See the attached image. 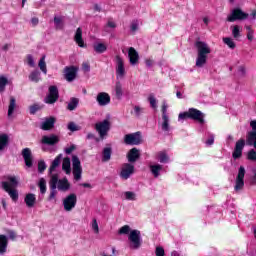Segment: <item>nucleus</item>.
<instances>
[{"label":"nucleus","mask_w":256,"mask_h":256,"mask_svg":"<svg viewBox=\"0 0 256 256\" xmlns=\"http://www.w3.org/2000/svg\"><path fill=\"white\" fill-rule=\"evenodd\" d=\"M194 47L196 48L197 51L196 67L201 69L205 65H207V59L209 55H211V46H209L207 42L198 39L194 43Z\"/></svg>","instance_id":"f257e3e1"},{"label":"nucleus","mask_w":256,"mask_h":256,"mask_svg":"<svg viewBox=\"0 0 256 256\" xmlns=\"http://www.w3.org/2000/svg\"><path fill=\"white\" fill-rule=\"evenodd\" d=\"M19 185L17 176H6V181L2 182V189L10 195L12 201L19 199V192L15 189Z\"/></svg>","instance_id":"f03ea898"},{"label":"nucleus","mask_w":256,"mask_h":256,"mask_svg":"<svg viewBox=\"0 0 256 256\" xmlns=\"http://www.w3.org/2000/svg\"><path fill=\"white\" fill-rule=\"evenodd\" d=\"M185 119H192V121H198L200 125L205 124V114L195 108H189L186 112H182L178 115V121H185Z\"/></svg>","instance_id":"7ed1b4c3"},{"label":"nucleus","mask_w":256,"mask_h":256,"mask_svg":"<svg viewBox=\"0 0 256 256\" xmlns=\"http://www.w3.org/2000/svg\"><path fill=\"white\" fill-rule=\"evenodd\" d=\"M95 130L97 131L100 139H105L107 133L111 130V116L108 115L103 121L95 124Z\"/></svg>","instance_id":"20e7f679"},{"label":"nucleus","mask_w":256,"mask_h":256,"mask_svg":"<svg viewBox=\"0 0 256 256\" xmlns=\"http://www.w3.org/2000/svg\"><path fill=\"white\" fill-rule=\"evenodd\" d=\"M245 167L240 166L235 179L234 191L236 193H241V190L245 187Z\"/></svg>","instance_id":"39448f33"},{"label":"nucleus","mask_w":256,"mask_h":256,"mask_svg":"<svg viewBox=\"0 0 256 256\" xmlns=\"http://www.w3.org/2000/svg\"><path fill=\"white\" fill-rule=\"evenodd\" d=\"M249 17L248 13L243 12L241 8H235L232 10L231 14L228 15L227 21L229 23H234V21H245Z\"/></svg>","instance_id":"423d86ee"},{"label":"nucleus","mask_w":256,"mask_h":256,"mask_svg":"<svg viewBox=\"0 0 256 256\" xmlns=\"http://www.w3.org/2000/svg\"><path fill=\"white\" fill-rule=\"evenodd\" d=\"M130 249H139L141 247V231L132 230L128 235Z\"/></svg>","instance_id":"0eeeda50"},{"label":"nucleus","mask_w":256,"mask_h":256,"mask_svg":"<svg viewBox=\"0 0 256 256\" xmlns=\"http://www.w3.org/2000/svg\"><path fill=\"white\" fill-rule=\"evenodd\" d=\"M77 206V194L71 193L63 199L64 211L71 212Z\"/></svg>","instance_id":"6e6552de"},{"label":"nucleus","mask_w":256,"mask_h":256,"mask_svg":"<svg viewBox=\"0 0 256 256\" xmlns=\"http://www.w3.org/2000/svg\"><path fill=\"white\" fill-rule=\"evenodd\" d=\"M72 167H73V175L76 181H81V175L83 173V169L81 168V160L79 157L72 156Z\"/></svg>","instance_id":"1a4fd4ad"},{"label":"nucleus","mask_w":256,"mask_h":256,"mask_svg":"<svg viewBox=\"0 0 256 256\" xmlns=\"http://www.w3.org/2000/svg\"><path fill=\"white\" fill-rule=\"evenodd\" d=\"M77 71H79L77 66H66L64 68V79H66L68 83L75 81V79H77Z\"/></svg>","instance_id":"9d476101"},{"label":"nucleus","mask_w":256,"mask_h":256,"mask_svg":"<svg viewBox=\"0 0 256 256\" xmlns=\"http://www.w3.org/2000/svg\"><path fill=\"white\" fill-rule=\"evenodd\" d=\"M59 99V90L57 89V86H50L49 87V93L44 99V103H47L48 105H53L57 100Z\"/></svg>","instance_id":"9b49d317"},{"label":"nucleus","mask_w":256,"mask_h":256,"mask_svg":"<svg viewBox=\"0 0 256 256\" xmlns=\"http://www.w3.org/2000/svg\"><path fill=\"white\" fill-rule=\"evenodd\" d=\"M124 143L126 145H141V132L125 135Z\"/></svg>","instance_id":"f8f14e48"},{"label":"nucleus","mask_w":256,"mask_h":256,"mask_svg":"<svg viewBox=\"0 0 256 256\" xmlns=\"http://www.w3.org/2000/svg\"><path fill=\"white\" fill-rule=\"evenodd\" d=\"M133 173H135V166L133 164L125 163L122 165L120 171L121 179L127 180Z\"/></svg>","instance_id":"ddd939ff"},{"label":"nucleus","mask_w":256,"mask_h":256,"mask_svg":"<svg viewBox=\"0 0 256 256\" xmlns=\"http://www.w3.org/2000/svg\"><path fill=\"white\" fill-rule=\"evenodd\" d=\"M116 75L118 79L125 77V62L121 56H116Z\"/></svg>","instance_id":"4468645a"},{"label":"nucleus","mask_w":256,"mask_h":256,"mask_svg":"<svg viewBox=\"0 0 256 256\" xmlns=\"http://www.w3.org/2000/svg\"><path fill=\"white\" fill-rule=\"evenodd\" d=\"M245 148V141L240 139L236 142L234 151L232 153L233 159H241L243 157V149Z\"/></svg>","instance_id":"2eb2a0df"},{"label":"nucleus","mask_w":256,"mask_h":256,"mask_svg":"<svg viewBox=\"0 0 256 256\" xmlns=\"http://www.w3.org/2000/svg\"><path fill=\"white\" fill-rule=\"evenodd\" d=\"M96 101L100 107H106L111 103V96L106 92H100L97 94Z\"/></svg>","instance_id":"dca6fc26"},{"label":"nucleus","mask_w":256,"mask_h":256,"mask_svg":"<svg viewBox=\"0 0 256 256\" xmlns=\"http://www.w3.org/2000/svg\"><path fill=\"white\" fill-rule=\"evenodd\" d=\"M22 157L25 161L26 167H33V154L31 153V149L29 148H24L22 150Z\"/></svg>","instance_id":"f3484780"},{"label":"nucleus","mask_w":256,"mask_h":256,"mask_svg":"<svg viewBox=\"0 0 256 256\" xmlns=\"http://www.w3.org/2000/svg\"><path fill=\"white\" fill-rule=\"evenodd\" d=\"M55 121V117L45 118L41 123L40 129H42V131H51V129L55 127Z\"/></svg>","instance_id":"a211bd4d"},{"label":"nucleus","mask_w":256,"mask_h":256,"mask_svg":"<svg viewBox=\"0 0 256 256\" xmlns=\"http://www.w3.org/2000/svg\"><path fill=\"white\" fill-rule=\"evenodd\" d=\"M128 57L131 65H137L139 63V52L135 48L130 47L128 49Z\"/></svg>","instance_id":"6ab92c4d"},{"label":"nucleus","mask_w":256,"mask_h":256,"mask_svg":"<svg viewBox=\"0 0 256 256\" xmlns=\"http://www.w3.org/2000/svg\"><path fill=\"white\" fill-rule=\"evenodd\" d=\"M41 143H43V145H56V143H59V136L54 134L50 136H43Z\"/></svg>","instance_id":"aec40b11"},{"label":"nucleus","mask_w":256,"mask_h":256,"mask_svg":"<svg viewBox=\"0 0 256 256\" xmlns=\"http://www.w3.org/2000/svg\"><path fill=\"white\" fill-rule=\"evenodd\" d=\"M139 157H141V154L139 153V149L137 148H132L127 154V159L129 163H135V161H137Z\"/></svg>","instance_id":"412c9836"},{"label":"nucleus","mask_w":256,"mask_h":256,"mask_svg":"<svg viewBox=\"0 0 256 256\" xmlns=\"http://www.w3.org/2000/svg\"><path fill=\"white\" fill-rule=\"evenodd\" d=\"M56 187L59 191L66 192L69 191V189H71V184L69 183V180H67V178H63L58 181Z\"/></svg>","instance_id":"4be33fe9"},{"label":"nucleus","mask_w":256,"mask_h":256,"mask_svg":"<svg viewBox=\"0 0 256 256\" xmlns=\"http://www.w3.org/2000/svg\"><path fill=\"white\" fill-rule=\"evenodd\" d=\"M9 241L7 240V236L0 235V255H5L7 253V245Z\"/></svg>","instance_id":"5701e85b"},{"label":"nucleus","mask_w":256,"mask_h":256,"mask_svg":"<svg viewBox=\"0 0 256 256\" xmlns=\"http://www.w3.org/2000/svg\"><path fill=\"white\" fill-rule=\"evenodd\" d=\"M74 41H76L77 45L80 47H85V42L83 41V30H81V28H77Z\"/></svg>","instance_id":"b1692460"},{"label":"nucleus","mask_w":256,"mask_h":256,"mask_svg":"<svg viewBox=\"0 0 256 256\" xmlns=\"http://www.w3.org/2000/svg\"><path fill=\"white\" fill-rule=\"evenodd\" d=\"M169 123H170L169 116L162 117V121L160 122V127L162 131H164L165 133H169V131H171V124Z\"/></svg>","instance_id":"393cba45"},{"label":"nucleus","mask_w":256,"mask_h":256,"mask_svg":"<svg viewBox=\"0 0 256 256\" xmlns=\"http://www.w3.org/2000/svg\"><path fill=\"white\" fill-rule=\"evenodd\" d=\"M247 145H250L256 149V132H248L246 136Z\"/></svg>","instance_id":"a878e982"},{"label":"nucleus","mask_w":256,"mask_h":256,"mask_svg":"<svg viewBox=\"0 0 256 256\" xmlns=\"http://www.w3.org/2000/svg\"><path fill=\"white\" fill-rule=\"evenodd\" d=\"M61 159H63V154H59L52 162V165L49 168L50 175L57 169L59 165H61Z\"/></svg>","instance_id":"bb28decb"},{"label":"nucleus","mask_w":256,"mask_h":256,"mask_svg":"<svg viewBox=\"0 0 256 256\" xmlns=\"http://www.w3.org/2000/svg\"><path fill=\"white\" fill-rule=\"evenodd\" d=\"M62 169L65 171L66 175H71V159L69 157L63 159Z\"/></svg>","instance_id":"cd10ccee"},{"label":"nucleus","mask_w":256,"mask_h":256,"mask_svg":"<svg viewBox=\"0 0 256 256\" xmlns=\"http://www.w3.org/2000/svg\"><path fill=\"white\" fill-rule=\"evenodd\" d=\"M27 207H35V203L37 201V198L35 197V194H27L24 199Z\"/></svg>","instance_id":"c85d7f7f"},{"label":"nucleus","mask_w":256,"mask_h":256,"mask_svg":"<svg viewBox=\"0 0 256 256\" xmlns=\"http://www.w3.org/2000/svg\"><path fill=\"white\" fill-rule=\"evenodd\" d=\"M7 145H9V135L1 134L0 135V151H4Z\"/></svg>","instance_id":"c756f323"},{"label":"nucleus","mask_w":256,"mask_h":256,"mask_svg":"<svg viewBox=\"0 0 256 256\" xmlns=\"http://www.w3.org/2000/svg\"><path fill=\"white\" fill-rule=\"evenodd\" d=\"M29 80L33 83H39L41 81V72L37 70L32 71L29 75Z\"/></svg>","instance_id":"7c9ffc66"},{"label":"nucleus","mask_w":256,"mask_h":256,"mask_svg":"<svg viewBox=\"0 0 256 256\" xmlns=\"http://www.w3.org/2000/svg\"><path fill=\"white\" fill-rule=\"evenodd\" d=\"M58 184H59V175L52 174L49 181L50 189H57Z\"/></svg>","instance_id":"2f4dec72"},{"label":"nucleus","mask_w":256,"mask_h":256,"mask_svg":"<svg viewBox=\"0 0 256 256\" xmlns=\"http://www.w3.org/2000/svg\"><path fill=\"white\" fill-rule=\"evenodd\" d=\"M38 187L40 189V193L45 195V193H47V180H45V178H40Z\"/></svg>","instance_id":"473e14b6"},{"label":"nucleus","mask_w":256,"mask_h":256,"mask_svg":"<svg viewBox=\"0 0 256 256\" xmlns=\"http://www.w3.org/2000/svg\"><path fill=\"white\" fill-rule=\"evenodd\" d=\"M163 170V166L156 164L150 166V171L154 177H159V172Z\"/></svg>","instance_id":"72a5a7b5"},{"label":"nucleus","mask_w":256,"mask_h":256,"mask_svg":"<svg viewBox=\"0 0 256 256\" xmlns=\"http://www.w3.org/2000/svg\"><path fill=\"white\" fill-rule=\"evenodd\" d=\"M15 107H17L15 97L11 96L10 97V104H9V107H8V117H11V115H13V112L15 111Z\"/></svg>","instance_id":"f704fd0d"},{"label":"nucleus","mask_w":256,"mask_h":256,"mask_svg":"<svg viewBox=\"0 0 256 256\" xmlns=\"http://www.w3.org/2000/svg\"><path fill=\"white\" fill-rule=\"evenodd\" d=\"M54 24H55V29L61 31V29H63V27H64L63 17L54 16Z\"/></svg>","instance_id":"c9c22d12"},{"label":"nucleus","mask_w":256,"mask_h":256,"mask_svg":"<svg viewBox=\"0 0 256 256\" xmlns=\"http://www.w3.org/2000/svg\"><path fill=\"white\" fill-rule=\"evenodd\" d=\"M115 95L117 99H121V97H123V84H121V82H116Z\"/></svg>","instance_id":"e433bc0d"},{"label":"nucleus","mask_w":256,"mask_h":256,"mask_svg":"<svg viewBox=\"0 0 256 256\" xmlns=\"http://www.w3.org/2000/svg\"><path fill=\"white\" fill-rule=\"evenodd\" d=\"M45 55L41 57L38 63L39 69L44 73V75H47V63L45 62Z\"/></svg>","instance_id":"4c0bfd02"},{"label":"nucleus","mask_w":256,"mask_h":256,"mask_svg":"<svg viewBox=\"0 0 256 256\" xmlns=\"http://www.w3.org/2000/svg\"><path fill=\"white\" fill-rule=\"evenodd\" d=\"M111 153H112L111 147L104 148L102 152V155H103L102 161L104 162L109 161L111 159Z\"/></svg>","instance_id":"58836bf2"},{"label":"nucleus","mask_w":256,"mask_h":256,"mask_svg":"<svg viewBox=\"0 0 256 256\" xmlns=\"http://www.w3.org/2000/svg\"><path fill=\"white\" fill-rule=\"evenodd\" d=\"M79 105V99L77 98H72L71 101L68 103L67 109L69 111H75L77 109V106Z\"/></svg>","instance_id":"ea45409f"},{"label":"nucleus","mask_w":256,"mask_h":256,"mask_svg":"<svg viewBox=\"0 0 256 256\" xmlns=\"http://www.w3.org/2000/svg\"><path fill=\"white\" fill-rule=\"evenodd\" d=\"M157 159L160 163H169V156L165 152L158 153Z\"/></svg>","instance_id":"a19ab883"},{"label":"nucleus","mask_w":256,"mask_h":256,"mask_svg":"<svg viewBox=\"0 0 256 256\" xmlns=\"http://www.w3.org/2000/svg\"><path fill=\"white\" fill-rule=\"evenodd\" d=\"M94 51L96 53H105V51H107V46L103 43H98L94 45Z\"/></svg>","instance_id":"79ce46f5"},{"label":"nucleus","mask_w":256,"mask_h":256,"mask_svg":"<svg viewBox=\"0 0 256 256\" xmlns=\"http://www.w3.org/2000/svg\"><path fill=\"white\" fill-rule=\"evenodd\" d=\"M124 197L127 201H135L137 199V194H135V192L126 191L124 192Z\"/></svg>","instance_id":"37998d69"},{"label":"nucleus","mask_w":256,"mask_h":256,"mask_svg":"<svg viewBox=\"0 0 256 256\" xmlns=\"http://www.w3.org/2000/svg\"><path fill=\"white\" fill-rule=\"evenodd\" d=\"M232 35L234 39H239V37H241V27L237 25L232 26Z\"/></svg>","instance_id":"c03bdc74"},{"label":"nucleus","mask_w":256,"mask_h":256,"mask_svg":"<svg viewBox=\"0 0 256 256\" xmlns=\"http://www.w3.org/2000/svg\"><path fill=\"white\" fill-rule=\"evenodd\" d=\"M148 101H149L150 107H152V109H157V98H155V95L150 94L148 97Z\"/></svg>","instance_id":"a18cd8bd"},{"label":"nucleus","mask_w":256,"mask_h":256,"mask_svg":"<svg viewBox=\"0 0 256 256\" xmlns=\"http://www.w3.org/2000/svg\"><path fill=\"white\" fill-rule=\"evenodd\" d=\"M7 83H9V81L7 80V77L1 76L0 77V92L1 93H3V91H5V87L7 86Z\"/></svg>","instance_id":"49530a36"},{"label":"nucleus","mask_w":256,"mask_h":256,"mask_svg":"<svg viewBox=\"0 0 256 256\" xmlns=\"http://www.w3.org/2000/svg\"><path fill=\"white\" fill-rule=\"evenodd\" d=\"M223 42L225 43V45H227L230 49H235L236 45L235 42L233 41V39L226 37L223 38Z\"/></svg>","instance_id":"de8ad7c7"},{"label":"nucleus","mask_w":256,"mask_h":256,"mask_svg":"<svg viewBox=\"0 0 256 256\" xmlns=\"http://www.w3.org/2000/svg\"><path fill=\"white\" fill-rule=\"evenodd\" d=\"M130 232H131V227H129V225H124L119 229L120 235H129Z\"/></svg>","instance_id":"09e8293b"},{"label":"nucleus","mask_w":256,"mask_h":256,"mask_svg":"<svg viewBox=\"0 0 256 256\" xmlns=\"http://www.w3.org/2000/svg\"><path fill=\"white\" fill-rule=\"evenodd\" d=\"M247 159H248V161H256V151H255V149H251L247 153Z\"/></svg>","instance_id":"8fccbe9b"},{"label":"nucleus","mask_w":256,"mask_h":256,"mask_svg":"<svg viewBox=\"0 0 256 256\" xmlns=\"http://www.w3.org/2000/svg\"><path fill=\"white\" fill-rule=\"evenodd\" d=\"M247 75V70L245 69V66H240L238 68V77L240 79H243Z\"/></svg>","instance_id":"3c124183"},{"label":"nucleus","mask_w":256,"mask_h":256,"mask_svg":"<svg viewBox=\"0 0 256 256\" xmlns=\"http://www.w3.org/2000/svg\"><path fill=\"white\" fill-rule=\"evenodd\" d=\"M143 111H144L143 107L138 106V105L134 106V115H135V117H141Z\"/></svg>","instance_id":"603ef678"},{"label":"nucleus","mask_w":256,"mask_h":256,"mask_svg":"<svg viewBox=\"0 0 256 256\" xmlns=\"http://www.w3.org/2000/svg\"><path fill=\"white\" fill-rule=\"evenodd\" d=\"M250 177V185H256V168H252Z\"/></svg>","instance_id":"864d4df0"},{"label":"nucleus","mask_w":256,"mask_h":256,"mask_svg":"<svg viewBox=\"0 0 256 256\" xmlns=\"http://www.w3.org/2000/svg\"><path fill=\"white\" fill-rule=\"evenodd\" d=\"M47 169V164H45V161H39L38 162V171L39 173H43Z\"/></svg>","instance_id":"5fc2aeb1"},{"label":"nucleus","mask_w":256,"mask_h":256,"mask_svg":"<svg viewBox=\"0 0 256 256\" xmlns=\"http://www.w3.org/2000/svg\"><path fill=\"white\" fill-rule=\"evenodd\" d=\"M50 189H51V192L48 197V201H53V199H55V197L57 196V188H50Z\"/></svg>","instance_id":"6e6d98bb"},{"label":"nucleus","mask_w":256,"mask_h":256,"mask_svg":"<svg viewBox=\"0 0 256 256\" xmlns=\"http://www.w3.org/2000/svg\"><path fill=\"white\" fill-rule=\"evenodd\" d=\"M92 229L94 233L98 234L99 233V224L97 223V219L92 220Z\"/></svg>","instance_id":"4d7b16f0"},{"label":"nucleus","mask_w":256,"mask_h":256,"mask_svg":"<svg viewBox=\"0 0 256 256\" xmlns=\"http://www.w3.org/2000/svg\"><path fill=\"white\" fill-rule=\"evenodd\" d=\"M40 109H41V106H39L38 104H34L30 106L31 115H35L36 111H39Z\"/></svg>","instance_id":"13d9d810"},{"label":"nucleus","mask_w":256,"mask_h":256,"mask_svg":"<svg viewBox=\"0 0 256 256\" xmlns=\"http://www.w3.org/2000/svg\"><path fill=\"white\" fill-rule=\"evenodd\" d=\"M156 256H165V249H163V247L158 246L156 247Z\"/></svg>","instance_id":"bf43d9fd"},{"label":"nucleus","mask_w":256,"mask_h":256,"mask_svg":"<svg viewBox=\"0 0 256 256\" xmlns=\"http://www.w3.org/2000/svg\"><path fill=\"white\" fill-rule=\"evenodd\" d=\"M68 129L69 131H79V126H77V124H75L74 122H70L68 124Z\"/></svg>","instance_id":"052dcab7"},{"label":"nucleus","mask_w":256,"mask_h":256,"mask_svg":"<svg viewBox=\"0 0 256 256\" xmlns=\"http://www.w3.org/2000/svg\"><path fill=\"white\" fill-rule=\"evenodd\" d=\"M130 29H131L132 33H135V31H137V29H139V22L133 21L131 23Z\"/></svg>","instance_id":"680f3d73"},{"label":"nucleus","mask_w":256,"mask_h":256,"mask_svg":"<svg viewBox=\"0 0 256 256\" xmlns=\"http://www.w3.org/2000/svg\"><path fill=\"white\" fill-rule=\"evenodd\" d=\"M167 102H163L162 104V117H169V115L167 114Z\"/></svg>","instance_id":"e2e57ef3"},{"label":"nucleus","mask_w":256,"mask_h":256,"mask_svg":"<svg viewBox=\"0 0 256 256\" xmlns=\"http://www.w3.org/2000/svg\"><path fill=\"white\" fill-rule=\"evenodd\" d=\"M27 61H28V65L30 67H35V60L33 59V56L32 55H28L27 56Z\"/></svg>","instance_id":"0e129e2a"},{"label":"nucleus","mask_w":256,"mask_h":256,"mask_svg":"<svg viewBox=\"0 0 256 256\" xmlns=\"http://www.w3.org/2000/svg\"><path fill=\"white\" fill-rule=\"evenodd\" d=\"M106 27H109L110 29H115L117 27V24L113 20H108Z\"/></svg>","instance_id":"69168bd1"},{"label":"nucleus","mask_w":256,"mask_h":256,"mask_svg":"<svg viewBox=\"0 0 256 256\" xmlns=\"http://www.w3.org/2000/svg\"><path fill=\"white\" fill-rule=\"evenodd\" d=\"M75 149H76L75 145H71L70 147L65 148V153L67 155H71V153H73L75 151Z\"/></svg>","instance_id":"338daca9"},{"label":"nucleus","mask_w":256,"mask_h":256,"mask_svg":"<svg viewBox=\"0 0 256 256\" xmlns=\"http://www.w3.org/2000/svg\"><path fill=\"white\" fill-rule=\"evenodd\" d=\"M250 127L252 128V131H250V133H256V120H252L250 122Z\"/></svg>","instance_id":"774afa93"}]
</instances>
